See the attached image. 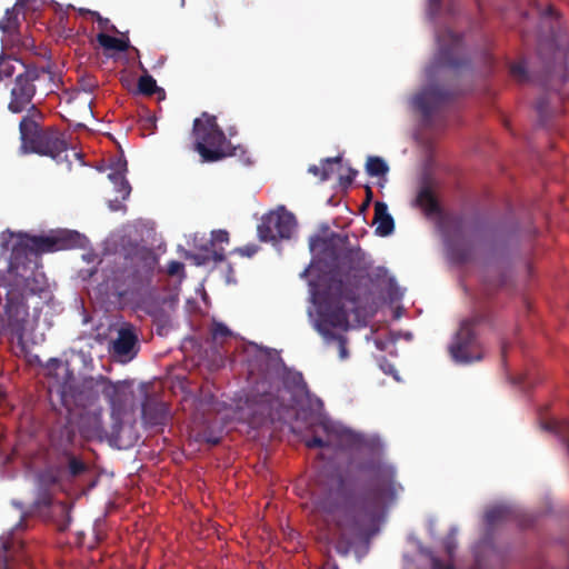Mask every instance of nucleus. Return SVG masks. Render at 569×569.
Segmentation results:
<instances>
[{
	"instance_id": "1",
	"label": "nucleus",
	"mask_w": 569,
	"mask_h": 569,
	"mask_svg": "<svg viewBox=\"0 0 569 569\" xmlns=\"http://www.w3.org/2000/svg\"><path fill=\"white\" fill-rule=\"evenodd\" d=\"M349 440L355 448L345 470L322 472L312 501L315 518L323 522L337 541V551L345 556L402 489L395 468L378 457L376 439L351 433Z\"/></svg>"
},
{
	"instance_id": "2",
	"label": "nucleus",
	"mask_w": 569,
	"mask_h": 569,
	"mask_svg": "<svg viewBox=\"0 0 569 569\" xmlns=\"http://www.w3.org/2000/svg\"><path fill=\"white\" fill-rule=\"evenodd\" d=\"M367 278L365 252L349 248L337 257L336 268L320 295L316 329L328 342H338L341 360L349 356L347 339L331 329H349V313L358 309L361 296L367 292Z\"/></svg>"
},
{
	"instance_id": "3",
	"label": "nucleus",
	"mask_w": 569,
	"mask_h": 569,
	"mask_svg": "<svg viewBox=\"0 0 569 569\" xmlns=\"http://www.w3.org/2000/svg\"><path fill=\"white\" fill-rule=\"evenodd\" d=\"M157 266L158 257L152 249L130 244L104 270V283L120 303L132 306L161 322L167 320L164 301L151 287Z\"/></svg>"
},
{
	"instance_id": "4",
	"label": "nucleus",
	"mask_w": 569,
	"mask_h": 569,
	"mask_svg": "<svg viewBox=\"0 0 569 569\" xmlns=\"http://www.w3.org/2000/svg\"><path fill=\"white\" fill-rule=\"evenodd\" d=\"M80 241L81 237L77 231L21 238L12 246L7 272L9 277H14V286H23L32 295L41 292L44 276L38 271L39 254L72 249L78 247Z\"/></svg>"
},
{
	"instance_id": "5",
	"label": "nucleus",
	"mask_w": 569,
	"mask_h": 569,
	"mask_svg": "<svg viewBox=\"0 0 569 569\" xmlns=\"http://www.w3.org/2000/svg\"><path fill=\"white\" fill-rule=\"evenodd\" d=\"M293 403L289 387L263 378L254 383L243 400L239 401L238 409L242 420L252 428H260L284 420Z\"/></svg>"
},
{
	"instance_id": "6",
	"label": "nucleus",
	"mask_w": 569,
	"mask_h": 569,
	"mask_svg": "<svg viewBox=\"0 0 569 569\" xmlns=\"http://www.w3.org/2000/svg\"><path fill=\"white\" fill-rule=\"evenodd\" d=\"M19 131L23 153L50 157L57 163L67 162L68 167L71 166L69 143L60 130L53 127L41 128L36 120L26 116L19 123Z\"/></svg>"
},
{
	"instance_id": "7",
	"label": "nucleus",
	"mask_w": 569,
	"mask_h": 569,
	"mask_svg": "<svg viewBox=\"0 0 569 569\" xmlns=\"http://www.w3.org/2000/svg\"><path fill=\"white\" fill-rule=\"evenodd\" d=\"M192 137V149L199 153L202 162H217L236 154L237 148L227 139L217 118L208 112L193 120Z\"/></svg>"
},
{
	"instance_id": "8",
	"label": "nucleus",
	"mask_w": 569,
	"mask_h": 569,
	"mask_svg": "<svg viewBox=\"0 0 569 569\" xmlns=\"http://www.w3.org/2000/svg\"><path fill=\"white\" fill-rule=\"evenodd\" d=\"M11 281L7 283L4 274L0 272V286H9L10 289L6 295V303L3 312L0 315V331L10 339H16L18 345L24 343V336L29 325V306L23 293L18 289L23 286H14V277H10Z\"/></svg>"
},
{
	"instance_id": "9",
	"label": "nucleus",
	"mask_w": 569,
	"mask_h": 569,
	"mask_svg": "<svg viewBox=\"0 0 569 569\" xmlns=\"http://www.w3.org/2000/svg\"><path fill=\"white\" fill-rule=\"evenodd\" d=\"M87 383L89 388L99 390L109 402L112 420L111 438H120L127 405L132 396L130 383L128 381L112 382L104 376H99L96 379L91 378Z\"/></svg>"
},
{
	"instance_id": "10",
	"label": "nucleus",
	"mask_w": 569,
	"mask_h": 569,
	"mask_svg": "<svg viewBox=\"0 0 569 569\" xmlns=\"http://www.w3.org/2000/svg\"><path fill=\"white\" fill-rule=\"evenodd\" d=\"M479 322V317L460 322L458 331L448 346V352L456 363L469 365L483 359V348L476 330Z\"/></svg>"
},
{
	"instance_id": "11",
	"label": "nucleus",
	"mask_w": 569,
	"mask_h": 569,
	"mask_svg": "<svg viewBox=\"0 0 569 569\" xmlns=\"http://www.w3.org/2000/svg\"><path fill=\"white\" fill-rule=\"evenodd\" d=\"M43 78L51 79V72L46 68L27 67L13 81L8 109L13 113H20L26 110L31 104L36 94V82Z\"/></svg>"
},
{
	"instance_id": "12",
	"label": "nucleus",
	"mask_w": 569,
	"mask_h": 569,
	"mask_svg": "<svg viewBox=\"0 0 569 569\" xmlns=\"http://www.w3.org/2000/svg\"><path fill=\"white\" fill-rule=\"evenodd\" d=\"M439 51L436 57L433 66H430L427 70L428 74L433 73V68H449L452 70H459L469 64V61L462 54V38L451 30H445L441 36L438 37Z\"/></svg>"
},
{
	"instance_id": "13",
	"label": "nucleus",
	"mask_w": 569,
	"mask_h": 569,
	"mask_svg": "<svg viewBox=\"0 0 569 569\" xmlns=\"http://www.w3.org/2000/svg\"><path fill=\"white\" fill-rule=\"evenodd\" d=\"M296 227L295 216L283 208L266 213L258 226V237L263 242L290 239Z\"/></svg>"
},
{
	"instance_id": "14",
	"label": "nucleus",
	"mask_w": 569,
	"mask_h": 569,
	"mask_svg": "<svg viewBox=\"0 0 569 569\" xmlns=\"http://www.w3.org/2000/svg\"><path fill=\"white\" fill-rule=\"evenodd\" d=\"M453 98V93L439 86H430L418 93L413 104L421 112L425 120H429L433 112Z\"/></svg>"
},
{
	"instance_id": "15",
	"label": "nucleus",
	"mask_w": 569,
	"mask_h": 569,
	"mask_svg": "<svg viewBox=\"0 0 569 569\" xmlns=\"http://www.w3.org/2000/svg\"><path fill=\"white\" fill-rule=\"evenodd\" d=\"M26 528L23 519L12 528L8 535L0 537L2 552H0V561H3L6 569H13V562L23 556L24 542L18 537V531Z\"/></svg>"
},
{
	"instance_id": "16",
	"label": "nucleus",
	"mask_w": 569,
	"mask_h": 569,
	"mask_svg": "<svg viewBox=\"0 0 569 569\" xmlns=\"http://www.w3.org/2000/svg\"><path fill=\"white\" fill-rule=\"evenodd\" d=\"M140 349L139 339L131 325L121 327L117 338L112 341L111 350L123 361L133 359Z\"/></svg>"
},
{
	"instance_id": "17",
	"label": "nucleus",
	"mask_w": 569,
	"mask_h": 569,
	"mask_svg": "<svg viewBox=\"0 0 569 569\" xmlns=\"http://www.w3.org/2000/svg\"><path fill=\"white\" fill-rule=\"evenodd\" d=\"M80 431L88 439H108L114 442L120 440V438H111V430L108 431L103 427L101 410L82 416L80 420Z\"/></svg>"
},
{
	"instance_id": "18",
	"label": "nucleus",
	"mask_w": 569,
	"mask_h": 569,
	"mask_svg": "<svg viewBox=\"0 0 569 569\" xmlns=\"http://www.w3.org/2000/svg\"><path fill=\"white\" fill-rule=\"evenodd\" d=\"M169 417V408L166 402L153 396H147L142 403V419L146 425L156 427L166 425Z\"/></svg>"
},
{
	"instance_id": "19",
	"label": "nucleus",
	"mask_w": 569,
	"mask_h": 569,
	"mask_svg": "<svg viewBox=\"0 0 569 569\" xmlns=\"http://www.w3.org/2000/svg\"><path fill=\"white\" fill-rule=\"evenodd\" d=\"M373 223L377 224L376 233L380 237H387L393 232L395 221L386 202L377 201L375 203Z\"/></svg>"
},
{
	"instance_id": "20",
	"label": "nucleus",
	"mask_w": 569,
	"mask_h": 569,
	"mask_svg": "<svg viewBox=\"0 0 569 569\" xmlns=\"http://www.w3.org/2000/svg\"><path fill=\"white\" fill-rule=\"evenodd\" d=\"M416 203L427 214H433L439 212V203L437 198L431 189V187L427 183L422 184L418 191L416 197Z\"/></svg>"
},
{
	"instance_id": "21",
	"label": "nucleus",
	"mask_w": 569,
	"mask_h": 569,
	"mask_svg": "<svg viewBox=\"0 0 569 569\" xmlns=\"http://www.w3.org/2000/svg\"><path fill=\"white\" fill-rule=\"evenodd\" d=\"M61 459L66 463L67 475L70 478H77L89 470L88 465L70 450L64 449Z\"/></svg>"
},
{
	"instance_id": "22",
	"label": "nucleus",
	"mask_w": 569,
	"mask_h": 569,
	"mask_svg": "<svg viewBox=\"0 0 569 569\" xmlns=\"http://www.w3.org/2000/svg\"><path fill=\"white\" fill-rule=\"evenodd\" d=\"M127 171V161L119 160L116 164V170L112 173H109V179H111L118 186V192L121 193V198L124 200L130 196L131 187L124 178V172Z\"/></svg>"
},
{
	"instance_id": "23",
	"label": "nucleus",
	"mask_w": 569,
	"mask_h": 569,
	"mask_svg": "<svg viewBox=\"0 0 569 569\" xmlns=\"http://www.w3.org/2000/svg\"><path fill=\"white\" fill-rule=\"evenodd\" d=\"M24 7L8 8L4 12V17L0 20V30L3 33L13 34L18 32L20 28L19 14Z\"/></svg>"
},
{
	"instance_id": "24",
	"label": "nucleus",
	"mask_w": 569,
	"mask_h": 569,
	"mask_svg": "<svg viewBox=\"0 0 569 569\" xmlns=\"http://www.w3.org/2000/svg\"><path fill=\"white\" fill-rule=\"evenodd\" d=\"M543 428L555 432L562 440L569 453V421L566 419H551L543 423Z\"/></svg>"
},
{
	"instance_id": "25",
	"label": "nucleus",
	"mask_w": 569,
	"mask_h": 569,
	"mask_svg": "<svg viewBox=\"0 0 569 569\" xmlns=\"http://www.w3.org/2000/svg\"><path fill=\"white\" fill-rule=\"evenodd\" d=\"M97 41L101 47H103L107 50H116L123 52L129 49L128 40H122L102 32L97 36Z\"/></svg>"
},
{
	"instance_id": "26",
	"label": "nucleus",
	"mask_w": 569,
	"mask_h": 569,
	"mask_svg": "<svg viewBox=\"0 0 569 569\" xmlns=\"http://www.w3.org/2000/svg\"><path fill=\"white\" fill-rule=\"evenodd\" d=\"M138 91L144 96H152L154 93H161L164 96V90L157 86V81L150 74L146 73L138 80Z\"/></svg>"
},
{
	"instance_id": "27",
	"label": "nucleus",
	"mask_w": 569,
	"mask_h": 569,
	"mask_svg": "<svg viewBox=\"0 0 569 569\" xmlns=\"http://www.w3.org/2000/svg\"><path fill=\"white\" fill-rule=\"evenodd\" d=\"M366 171L371 177H381L389 171V167L382 158L370 156L366 162Z\"/></svg>"
},
{
	"instance_id": "28",
	"label": "nucleus",
	"mask_w": 569,
	"mask_h": 569,
	"mask_svg": "<svg viewBox=\"0 0 569 569\" xmlns=\"http://www.w3.org/2000/svg\"><path fill=\"white\" fill-rule=\"evenodd\" d=\"M212 339L214 342H222L224 339L232 336L231 330L221 322H214L211 329Z\"/></svg>"
},
{
	"instance_id": "29",
	"label": "nucleus",
	"mask_w": 569,
	"mask_h": 569,
	"mask_svg": "<svg viewBox=\"0 0 569 569\" xmlns=\"http://www.w3.org/2000/svg\"><path fill=\"white\" fill-rule=\"evenodd\" d=\"M341 162V157H333V158H326L325 160H322L321 162V173H320V181L323 182V181H327L332 172H333V163H340Z\"/></svg>"
},
{
	"instance_id": "30",
	"label": "nucleus",
	"mask_w": 569,
	"mask_h": 569,
	"mask_svg": "<svg viewBox=\"0 0 569 569\" xmlns=\"http://www.w3.org/2000/svg\"><path fill=\"white\" fill-rule=\"evenodd\" d=\"M536 111L539 116L540 122L546 123L549 117V100L547 96H541L536 101Z\"/></svg>"
},
{
	"instance_id": "31",
	"label": "nucleus",
	"mask_w": 569,
	"mask_h": 569,
	"mask_svg": "<svg viewBox=\"0 0 569 569\" xmlns=\"http://www.w3.org/2000/svg\"><path fill=\"white\" fill-rule=\"evenodd\" d=\"M203 18H204L206 23L211 28H219L222 26V20L220 19V13L216 7H210L206 11Z\"/></svg>"
},
{
	"instance_id": "32",
	"label": "nucleus",
	"mask_w": 569,
	"mask_h": 569,
	"mask_svg": "<svg viewBox=\"0 0 569 569\" xmlns=\"http://www.w3.org/2000/svg\"><path fill=\"white\" fill-rule=\"evenodd\" d=\"M510 73L519 82H525L528 79L527 69L522 61L512 63L510 66Z\"/></svg>"
},
{
	"instance_id": "33",
	"label": "nucleus",
	"mask_w": 569,
	"mask_h": 569,
	"mask_svg": "<svg viewBox=\"0 0 569 569\" xmlns=\"http://www.w3.org/2000/svg\"><path fill=\"white\" fill-rule=\"evenodd\" d=\"M140 127L144 134H152L157 129V120L154 116H148L140 120Z\"/></svg>"
},
{
	"instance_id": "34",
	"label": "nucleus",
	"mask_w": 569,
	"mask_h": 569,
	"mask_svg": "<svg viewBox=\"0 0 569 569\" xmlns=\"http://www.w3.org/2000/svg\"><path fill=\"white\" fill-rule=\"evenodd\" d=\"M13 72L14 66L11 63L10 59L0 56V80L11 77Z\"/></svg>"
},
{
	"instance_id": "35",
	"label": "nucleus",
	"mask_w": 569,
	"mask_h": 569,
	"mask_svg": "<svg viewBox=\"0 0 569 569\" xmlns=\"http://www.w3.org/2000/svg\"><path fill=\"white\" fill-rule=\"evenodd\" d=\"M167 273L170 277L178 276V277L183 278L184 277V264L180 261L172 260L167 266Z\"/></svg>"
},
{
	"instance_id": "36",
	"label": "nucleus",
	"mask_w": 569,
	"mask_h": 569,
	"mask_svg": "<svg viewBox=\"0 0 569 569\" xmlns=\"http://www.w3.org/2000/svg\"><path fill=\"white\" fill-rule=\"evenodd\" d=\"M305 445L307 448H327L330 446L329 441L323 440L319 436H312L310 438L305 439Z\"/></svg>"
},
{
	"instance_id": "37",
	"label": "nucleus",
	"mask_w": 569,
	"mask_h": 569,
	"mask_svg": "<svg viewBox=\"0 0 569 569\" xmlns=\"http://www.w3.org/2000/svg\"><path fill=\"white\" fill-rule=\"evenodd\" d=\"M505 516V510L502 508H492L486 512V520L490 525H495L500 521Z\"/></svg>"
},
{
	"instance_id": "38",
	"label": "nucleus",
	"mask_w": 569,
	"mask_h": 569,
	"mask_svg": "<svg viewBox=\"0 0 569 569\" xmlns=\"http://www.w3.org/2000/svg\"><path fill=\"white\" fill-rule=\"evenodd\" d=\"M357 173H358V171H357V170H355V169H352V168H349V169H348V173H347V174H340V177H339V183H340V186H341L343 189H348V188L352 184V182H353V180H355V178H356Z\"/></svg>"
},
{
	"instance_id": "39",
	"label": "nucleus",
	"mask_w": 569,
	"mask_h": 569,
	"mask_svg": "<svg viewBox=\"0 0 569 569\" xmlns=\"http://www.w3.org/2000/svg\"><path fill=\"white\" fill-rule=\"evenodd\" d=\"M228 243L229 242V233L226 230H216L212 232L211 246L213 247L216 243Z\"/></svg>"
},
{
	"instance_id": "40",
	"label": "nucleus",
	"mask_w": 569,
	"mask_h": 569,
	"mask_svg": "<svg viewBox=\"0 0 569 569\" xmlns=\"http://www.w3.org/2000/svg\"><path fill=\"white\" fill-rule=\"evenodd\" d=\"M441 9V0H428V16L433 19Z\"/></svg>"
},
{
	"instance_id": "41",
	"label": "nucleus",
	"mask_w": 569,
	"mask_h": 569,
	"mask_svg": "<svg viewBox=\"0 0 569 569\" xmlns=\"http://www.w3.org/2000/svg\"><path fill=\"white\" fill-rule=\"evenodd\" d=\"M443 547H445L446 552H447L450 557H452V556H453V553H455V550H456V548H457V542H456V540H455L453 535H450V536H448V537L445 539V541H443Z\"/></svg>"
},
{
	"instance_id": "42",
	"label": "nucleus",
	"mask_w": 569,
	"mask_h": 569,
	"mask_svg": "<svg viewBox=\"0 0 569 569\" xmlns=\"http://www.w3.org/2000/svg\"><path fill=\"white\" fill-rule=\"evenodd\" d=\"M234 251L243 257L250 258L253 254H256V252L258 251V247L256 244H247L244 247L237 248Z\"/></svg>"
},
{
	"instance_id": "43",
	"label": "nucleus",
	"mask_w": 569,
	"mask_h": 569,
	"mask_svg": "<svg viewBox=\"0 0 569 569\" xmlns=\"http://www.w3.org/2000/svg\"><path fill=\"white\" fill-rule=\"evenodd\" d=\"M380 368L381 370L387 373V375H391L393 376L396 379L397 378V370L395 368V366L392 363H390L387 359H382L381 362H380Z\"/></svg>"
},
{
	"instance_id": "44",
	"label": "nucleus",
	"mask_w": 569,
	"mask_h": 569,
	"mask_svg": "<svg viewBox=\"0 0 569 569\" xmlns=\"http://www.w3.org/2000/svg\"><path fill=\"white\" fill-rule=\"evenodd\" d=\"M207 260H213L214 262H221L224 260L223 249L220 250H210L206 257Z\"/></svg>"
},
{
	"instance_id": "45",
	"label": "nucleus",
	"mask_w": 569,
	"mask_h": 569,
	"mask_svg": "<svg viewBox=\"0 0 569 569\" xmlns=\"http://www.w3.org/2000/svg\"><path fill=\"white\" fill-rule=\"evenodd\" d=\"M431 569H455L452 565L445 566L442 560L436 556H432L430 559Z\"/></svg>"
},
{
	"instance_id": "46",
	"label": "nucleus",
	"mask_w": 569,
	"mask_h": 569,
	"mask_svg": "<svg viewBox=\"0 0 569 569\" xmlns=\"http://www.w3.org/2000/svg\"><path fill=\"white\" fill-rule=\"evenodd\" d=\"M97 86V82L92 79L82 80V88L86 91H92Z\"/></svg>"
},
{
	"instance_id": "47",
	"label": "nucleus",
	"mask_w": 569,
	"mask_h": 569,
	"mask_svg": "<svg viewBox=\"0 0 569 569\" xmlns=\"http://www.w3.org/2000/svg\"><path fill=\"white\" fill-rule=\"evenodd\" d=\"M93 17L97 18V21L100 26V28H107V24L109 23L108 19L102 18L98 12H91L89 11Z\"/></svg>"
},
{
	"instance_id": "48",
	"label": "nucleus",
	"mask_w": 569,
	"mask_h": 569,
	"mask_svg": "<svg viewBox=\"0 0 569 569\" xmlns=\"http://www.w3.org/2000/svg\"><path fill=\"white\" fill-rule=\"evenodd\" d=\"M308 172L320 179L321 166L311 164L308 168Z\"/></svg>"
},
{
	"instance_id": "49",
	"label": "nucleus",
	"mask_w": 569,
	"mask_h": 569,
	"mask_svg": "<svg viewBox=\"0 0 569 569\" xmlns=\"http://www.w3.org/2000/svg\"><path fill=\"white\" fill-rule=\"evenodd\" d=\"M456 257L460 261H467L469 259V253L461 250H456Z\"/></svg>"
},
{
	"instance_id": "50",
	"label": "nucleus",
	"mask_w": 569,
	"mask_h": 569,
	"mask_svg": "<svg viewBox=\"0 0 569 569\" xmlns=\"http://www.w3.org/2000/svg\"><path fill=\"white\" fill-rule=\"evenodd\" d=\"M317 242H321L326 248L328 247V241L327 240L321 239V238H317V239L311 241L310 246H311L312 250L315 249Z\"/></svg>"
},
{
	"instance_id": "51",
	"label": "nucleus",
	"mask_w": 569,
	"mask_h": 569,
	"mask_svg": "<svg viewBox=\"0 0 569 569\" xmlns=\"http://www.w3.org/2000/svg\"><path fill=\"white\" fill-rule=\"evenodd\" d=\"M30 0H17L16 7H26Z\"/></svg>"
},
{
	"instance_id": "52",
	"label": "nucleus",
	"mask_w": 569,
	"mask_h": 569,
	"mask_svg": "<svg viewBox=\"0 0 569 569\" xmlns=\"http://www.w3.org/2000/svg\"><path fill=\"white\" fill-rule=\"evenodd\" d=\"M366 193H367V201H370V199L372 197V190L370 189V187H367Z\"/></svg>"
},
{
	"instance_id": "53",
	"label": "nucleus",
	"mask_w": 569,
	"mask_h": 569,
	"mask_svg": "<svg viewBox=\"0 0 569 569\" xmlns=\"http://www.w3.org/2000/svg\"><path fill=\"white\" fill-rule=\"evenodd\" d=\"M6 399V392L4 390L2 389V387L0 386V405L2 403V401Z\"/></svg>"
},
{
	"instance_id": "54",
	"label": "nucleus",
	"mask_w": 569,
	"mask_h": 569,
	"mask_svg": "<svg viewBox=\"0 0 569 569\" xmlns=\"http://www.w3.org/2000/svg\"><path fill=\"white\" fill-rule=\"evenodd\" d=\"M208 442L211 443V445H218L219 443V438H209Z\"/></svg>"
},
{
	"instance_id": "55",
	"label": "nucleus",
	"mask_w": 569,
	"mask_h": 569,
	"mask_svg": "<svg viewBox=\"0 0 569 569\" xmlns=\"http://www.w3.org/2000/svg\"><path fill=\"white\" fill-rule=\"evenodd\" d=\"M69 441L72 440L73 433L71 431H67Z\"/></svg>"
},
{
	"instance_id": "56",
	"label": "nucleus",
	"mask_w": 569,
	"mask_h": 569,
	"mask_svg": "<svg viewBox=\"0 0 569 569\" xmlns=\"http://www.w3.org/2000/svg\"><path fill=\"white\" fill-rule=\"evenodd\" d=\"M41 503L48 506V505H50V499L49 498L48 499H43Z\"/></svg>"
},
{
	"instance_id": "57",
	"label": "nucleus",
	"mask_w": 569,
	"mask_h": 569,
	"mask_svg": "<svg viewBox=\"0 0 569 569\" xmlns=\"http://www.w3.org/2000/svg\"><path fill=\"white\" fill-rule=\"evenodd\" d=\"M553 11H555V10H553V8H552V7H549V8H548V14H550V16H551V14H553Z\"/></svg>"
},
{
	"instance_id": "58",
	"label": "nucleus",
	"mask_w": 569,
	"mask_h": 569,
	"mask_svg": "<svg viewBox=\"0 0 569 569\" xmlns=\"http://www.w3.org/2000/svg\"><path fill=\"white\" fill-rule=\"evenodd\" d=\"M73 157H76V158H80V157H81V154H80L79 152H77V151H73Z\"/></svg>"
},
{
	"instance_id": "59",
	"label": "nucleus",
	"mask_w": 569,
	"mask_h": 569,
	"mask_svg": "<svg viewBox=\"0 0 569 569\" xmlns=\"http://www.w3.org/2000/svg\"><path fill=\"white\" fill-rule=\"evenodd\" d=\"M22 233L21 232H18V236H19V239L18 241L21 239V238H26L27 236H21Z\"/></svg>"
},
{
	"instance_id": "60",
	"label": "nucleus",
	"mask_w": 569,
	"mask_h": 569,
	"mask_svg": "<svg viewBox=\"0 0 569 569\" xmlns=\"http://www.w3.org/2000/svg\"><path fill=\"white\" fill-rule=\"evenodd\" d=\"M6 234L13 236L14 233L11 231H8Z\"/></svg>"
},
{
	"instance_id": "61",
	"label": "nucleus",
	"mask_w": 569,
	"mask_h": 569,
	"mask_svg": "<svg viewBox=\"0 0 569 569\" xmlns=\"http://www.w3.org/2000/svg\"><path fill=\"white\" fill-rule=\"evenodd\" d=\"M30 110L36 111V107L32 104Z\"/></svg>"
},
{
	"instance_id": "62",
	"label": "nucleus",
	"mask_w": 569,
	"mask_h": 569,
	"mask_svg": "<svg viewBox=\"0 0 569 569\" xmlns=\"http://www.w3.org/2000/svg\"><path fill=\"white\" fill-rule=\"evenodd\" d=\"M333 569H338V567H335Z\"/></svg>"
}]
</instances>
